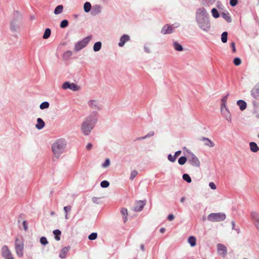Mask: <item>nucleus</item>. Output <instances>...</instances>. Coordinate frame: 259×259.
Returning a JSON list of instances; mask_svg holds the SVG:
<instances>
[{
  "instance_id": "obj_1",
  "label": "nucleus",
  "mask_w": 259,
  "mask_h": 259,
  "mask_svg": "<svg viewBox=\"0 0 259 259\" xmlns=\"http://www.w3.org/2000/svg\"><path fill=\"white\" fill-rule=\"evenodd\" d=\"M96 121V114L94 113L89 116L83 122L81 125V131L84 135H88L93 129Z\"/></svg>"
},
{
  "instance_id": "obj_2",
  "label": "nucleus",
  "mask_w": 259,
  "mask_h": 259,
  "mask_svg": "<svg viewBox=\"0 0 259 259\" xmlns=\"http://www.w3.org/2000/svg\"><path fill=\"white\" fill-rule=\"evenodd\" d=\"M66 142L64 140L59 139L52 145V151L56 157H59L64 151Z\"/></svg>"
},
{
  "instance_id": "obj_3",
  "label": "nucleus",
  "mask_w": 259,
  "mask_h": 259,
  "mask_svg": "<svg viewBox=\"0 0 259 259\" xmlns=\"http://www.w3.org/2000/svg\"><path fill=\"white\" fill-rule=\"evenodd\" d=\"M226 218V215L224 213H211L207 216V220L212 222H221L225 220Z\"/></svg>"
},
{
  "instance_id": "obj_4",
  "label": "nucleus",
  "mask_w": 259,
  "mask_h": 259,
  "mask_svg": "<svg viewBox=\"0 0 259 259\" xmlns=\"http://www.w3.org/2000/svg\"><path fill=\"white\" fill-rule=\"evenodd\" d=\"M15 247L16 254L19 257H22L23 255L24 244L23 242L16 238L15 242Z\"/></svg>"
},
{
  "instance_id": "obj_5",
  "label": "nucleus",
  "mask_w": 259,
  "mask_h": 259,
  "mask_svg": "<svg viewBox=\"0 0 259 259\" xmlns=\"http://www.w3.org/2000/svg\"><path fill=\"white\" fill-rule=\"evenodd\" d=\"M92 36L90 35L85 38H84L81 41H78L75 44L74 50L75 51H78L85 47L87 45L89 42V41L91 40Z\"/></svg>"
},
{
  "instance_id": "obj_6",
  "label": "nucleus",
  "mask_w": 259,
  "mask_h": 259,
  "mask_svg": "<svg viewBox=\"0 0 259 259\" xmlns=\"http://www.w3.org/2000/svg\"><path fill=\"white\" fill-rule=\"evenodd\" d=\"M198 23L200 28L205 31H208L210 28V23L207 19H198Z\"/></svg>"
},
{
  "instance_id": "obj_7",
  "label": "nucleus",
  "mask_w": 259,
  "mask_h": 259,
  "mask_svg": "<svg viewBox=\"0 0 259 259\" xmlns=\"http://www.w3.org/2000/svg\"><path fill=\"white\" fill-rule=\"evenodd\" d=\"M2 256L5 259H14L12 253L7 245H4L2 248Z\"/></svg>"
},
{
  "instance_id": "obj_8",
  "label": "nucleus",
  "mask_w": 259,
  "mask_h": 259,
  "mask_svg": "<svg viewBox=\"0 0 259 259\" xmlns=\"http://www.w3.org/2000/svg\"><path fill=\"white\" fill-rule=\"evenodd\" d=\"M188 161L193 166L199 167L200 161L198 158L193 153H191L188 157Z\"/></svg>"
},
{
  "instance_id": "obj_9",
  "label": "nucleus",
  "mask_w": 259,
  "mask_h": 259,
  "mask_svg": "<svg viewBox=\"0 0 259 259\" xmlns=\"http://www.w3.org/2000/svg\"><path fill=\"white\" fill-rule=\"evenodd\" d=\"M62 88L64 90L70 89L73 91H77L79 90V87L74 83H69V82H65L63 84Z\"/></svg>"
},
{
  "instance_id": "obj_10",
  "label": "nucleus",
  "mask_w": 259,
  "mask_h": 259,
  "mask_svg": "<svg viewBox=\"0 0 259 259\" xmlns=\"http://www.w3.org/2000/svg\"><path fill=\"white\" fill-rule=\"evenodd\" d=\"M172 32L173 27L168 24L164 25L161 29V33L163 34H170Z\"/></svg>"
},
{
  "instance_id": "obj_11",
  "label": "nucleus",
  "mask_w": 259,
  "mask_h": 259,
  "mask_svg": "<svg viewBox=\"0 0 259 259\" xmlns=\"http://www.w3.org/2000/svg\"><path fill=\"white\" fill-rule=\"evenodd\" d=\"M218 252L220 254L225 256L227 254V247L222 244H218L217 245Z\"/></svg>"
},
{
  "instance_id": "obj_12",
  "label": "nucleus",
  "mask_w": 259,
  "mask_h": 259,
  "mask_svg": "<svg viewBox=\"0 0 259 259\" xmlns=\"http://www.w3.org/2000/svg\"><path fill=\"white\" fill-rule=\"evenodd\" d=\"M89 106L93 109L99 110V104L97 100H92L88 102Z\"/></svg>"
},
{
  "instance_id": "obj_13",
  "label": "nucleus",
  "mask_w": 259,
  "mask_h": 259,
  "mask_svg": "<svg viewBox=\"0 0 259 259\" xmlns=\"http://www.w3.org/2000/svg\"><path fill=\"white\" fill-rule=\"evenodd\" d=\"M130 39V37L129 35L127 34H124L120 38V41L118 43V46L119 47H123L125 43L128 41H129Z\"/></svg>"
},
{
  "instance_id": "obj_14",
  "label": "nucleus",
  "mask_w": 259,
  "mask_h": 259,
  "mask_svg": "<svg viewBox=\"0 0 259 259\" xmlns=\"http://www.w3.org/2000/svg\"><path fill=\"white\" fill-rule=\"evenodd\" d=\"M251 220L255 223L256 226L259 225V214L253 211L251 213Z\"/></svg>"
},
{
  "instance_id": "obj_15",
  "label": "nucleus",
  "mask_w": 259,
  "mask_h": 259,
  "mask_svg": "<svg viewBox=\"0 0 259 259\" xmlns=\"http://www.w3.org/2000/svg\"><path fill=\"white\" fill-rule=\"evenodd\" d=\"M145 205V202L143 201H139L136 203V206L134 208V210L135 211H141L144 205Z\"/></svg>"
},
{
  "instance_id": "obj_16",
  "label": "nucleus",
  "mask_w": 259,
  "mask_h": 259,
  "mask_svg": "<svg viewBox=\"0 0 259 259\" xmlns=\"http://www.w3.org/2000/svg\"><path fill=\"white\" fill-rule=\"evenodd\" d=\"M45 122L42 119L40 118L37 119V124L35 125V127L38 130H41L45 126Z\"/></svg>"
},
{
  "instance_id": "obj_17",
  "label": "nucleus",
  "mask_w": 259,
  "mask_h": 259,
  "mask_svg": "<svg viewBox=\"0 0 259 259\" xmlns=\"http://www.w3.org/2000/svg\"><path fill=\"white\" fill-rule=\"evenodd\" d=\"M201 141H203L204 142V145L205 146L209 147H213L214 146V144L208 138H202L201 139Z\"/></svg>"
},
{
  "instance_id": "obj_18",
  "label": "nucleus",
  "mask_w": 259,
  "mask_h": 259,
  "mask_svg": "<svg viewBox=\"0 0 259 259\" xmlns=\"http://www.w3.org/2000/svg\"><path fill=\"white\" fill-rule=\"evenodd\" d=\"M69 247H65L63 248L61 250L60 253L59 254L60 257H61V258H64L66 257V254L69 251Z\"/></svg>"
},
{
  "instance_id": "obj_19",
  "label": "nucleus",
  "mask_w": 259,
  "mask_h": 259,
  "mask_svg": "<svg viewBox=\"0 0 259 259\" xmlns=\"http://www.w3.org/2000/svg\"><path fill=\"white\" fill-rule=\"evenodd\" d=\"M237 104L239 106L240 109L242 111L245 110L246 108V103L243 100H238L237 102Z\"/></svg>"
},
{
  "instance_id": "obj_20",
  "label": "nucleus",
  "mask_w": 259,
  "mask_h": 259,
  "mask_svg": "<svg viewBox=\"0 0 259 259\" xmlns=\"http://www.w3.org/2000/svg\"><path fill=\"white\" fill-rule=\"evenodd\" d=\"M251 96L256 99H259V88H254L251 92Z\"/></svg>"
},
{
  "instance_id": "obj_21",
  "label": "nucleus",
  "mask_w": 259,
  "mask_h": 259,
  "mask_svg": "<svg viewBox=\"0 0 259 259\" xmlns=\"http://www.w3.org/2000/svg\"><path fill=\"white\" fill-rule=\"evenodd\" d=\"M120 212L123 218L124 223L126 222L127 221V216L128 214L127 209L126 208H122L120 210Z\"/></svg>"
},
{
  "instance_id": "obj_22",
  "label": "nucleus",
  "mask_w": 259,
  "mask_h": 259,
  "mask_svg": "<svg viewBox=\"0 0 259 259\" xmlns=\"http://www.w3.org/2000/svg\"><path fill=\"white\" fill-rule=\"evenodd\" d=\"M250 150L253 152H256L259 150L258 147L254 142L250 143Z\"/></svg>"
},
{
  "instance_id": "obj_23",
  "label": "nucleus",
  "mask_w": 259,
  "mask_h": 259,
  "mask_svg": "<svg viewBox=\"0 0 259 259\" xmlns=\"http://www.w3.org/2000/svg\"><path fill=\"white\" fill-rule=\"evenodd\" d=\"M222 17L225 19L228 22L230 23L232 21V19L229 13H222L221 14Z\"/></svg>"
},
{
  "instance_id": "obj_24",
  "label": "nucleus",
  "mask_w": 259,
  "mask_h": 259,
  "mask_svg": "<svg viewBox=\"0 0 259 259\" xmlns=\"http://www.w3.org/2000/svg\"><path fill=\"white\" fill-rule=\"evenodd\" d=\"M63 10V6L62 5L58 6L54 10V14L56 15H58L61 14Z\"/></svg>"
},
{
  "instance_id": "obj_25",
  "label": "nucleus",
  "mask_w": 259,
  "mask_h": 259,
  "mask_svg": "<svg viewBox=\"0 0 259 259\" xmlns=\"http://www.w3.org/2000/svg\"><path fill=\"white\" fill-rule=\"evenodd\" d=\"M173 46L174 49L178 51H182L183 50L182 46L179 44L177 41H174L173 42Z\"/></svg>"
},
{
  "instance_id": "obj_26",
  "label": "nucleus",
  "mask_w": 259,
  "mask_h": 259,
  "mask_svg": "<svg viewBox=\"0 0 259 259\" xmlns=\"http://www.w3.org/2000/svg\"><path fill=\"white\" fill-rule=\"evenodd\" d=\"M53 234L55 235V238L57 241L60 240V235L61 234L60 230L56 229L53 231Z\"/></svg>"
},
{
  "instance_id": "obj_27",
  "label": "nucleus",
  "mask_w": 259,
  "mask_h": 259,
  "mask_svg": "<svg viewBox=\"0 0 259 259\" xmlns=\"http://www.w3.org/2000/svg\"><path fill=\"white\" fill-rule=\"evenodd\" d=\"M51 30L50 28H47L43 35L44 39H48L51 35Z\"/></svg>"
},
{
  "instance_id": "obj_28",
  "label": "nucleus",
  "mask_w": 259,
  "mask_h": 259,
  "mask_svg": "<svg viewBox=\"0 0 259 259\" xmlns=\"http://www.w3.org/2000/svg\"><path fill=\"white\" fill-rule=\"evenodd\" d=\"M188 242L192 247L196 245V238L193 236H190L188 238Z\"/></svg>"
},
{
  "instance_id": "obj_29",
  "label": "nucleus",
  "mask_w": 259,
  "mask_h": 259,
  "mask_svg": "<svg viewBox=\"0 0 259 259\" xmlns=\"http://www.w3.org/2000/svg\"><path fill=\"white\" fill-rule=\"evenodd\" d=\"M101 46H102V44L101 42L98 41V42H96L94 44V46L93 47L94 51L95 52L99 51L101 49Z\"/></svg>"
},
{
  "instance_id": "obj_30",
  "label": "nucleus",
  "mask_w": 259,
  "mask_h": 259,
  "mask_svg": "<svg viewBox=\"0 0 259 259\" xmlns=\"http://www.w3.org/2000/svg\"><path fill=\"white\" fill-rule=\"evenodd\" d=\"M101 11V7L99 5H97L94 7L92 13L94 15H96L99 13Z\"/></svg>"
},
{
  "instance_id": "obj_31",
  "label": "nucleus",
  "mask_w": 259,
  "mask_h": 259,
  "mask_svg": "<svg viewBox=\"0 0 259 259\" xmlns=\"http://www.w3.org/2000/svg\"><path fill=\"white\" fill-rule=\"evenodd\" d=\"M83 9L85 12H89L91 9V4L89 2H85L83 6Z\"/></svg>"
},
{
  "instance_id": "obj_32",
  "label": "nucleus",
  "mask_w": 259,
  "mask_h": 259,
  "mask_svg": "<svg viewBox=\"0 0 259 259\" xmlns=\"http://www.w3.org/2000/svg\"><path fill=\"white\" fill-rule=\"evenodd\" d=\"M228 33L224 32L222 34L221 39L223 43H226L227 41Z\"/></svg>"
},
{
  "instance_id": "obj_33",
  "label": "nucleus",
  "mask_w": 259,
  "mask_h": 259,
  "mask_svg": "<svg viewBox=\"0 0 259 259\" xmlns=\"http://www.w3.org/2000/svg\"><path fill=\"white\" fill-rule=\"evenodd\" d=\"M211 13H212V16L215 18H217L219 17V16H220V15H219L217 10L215 8H213L211 10Z\"/></svg>"
},
{
  "instance_id": "obj_34",
  "label": "nucleus",
  "mask_w": 259,
  "mask_h": 259,
  "mask_svg": "<svg viewBox=\"0 0 259 259\" xmlns=\"http://www.w3.org/2000/svg\"><path fill=\"white\" fill-rule=\"evenodd\" d=\"M63 209L65 212V218L66 219H68V212L71 210V206L70 205L65 206V207H64Z\"/></svg>"
},
{
  "instance_id": "obj_35",
  "label": "nucleus",
  "mask_w": 259,
  "mask_h": 259,
  "mask_svg": "<svg viewBox=\"0 0 259 259\" xmlns=\"http://www.w3.org/2000/svg\"><path fill=\"white\" fill-rule=\"evenodd\" d=\"M186 161H187V158L185 156L181 157L178 160V162L180 165L184 164Z\"/></svg>"
},
{
  "instance_id": "obj_36",
  "label": "nucleus",
  "mask_w": 259,
  "mask_h": 259,
  "mask_svg": "<svg viewBox=\"0 0 259 259\" xmlns=\"http://www.w3.org/2000/svg\"><path fill=\"white\" fill-rule=\"evenodd\" d=\"M49 103L48 102H42L40 105V106H39V107L41 109H46V108H49Z\"/></svg>"
},
{
  "instance_id": "obj_37",
  "label": "nucleus",
  "mask_w": 259,
  "mask_h": 259,
  "mask_svg": "<svg viewBox=\"0 0 259 259\" xmlns=\"http://www.w3.org/2000/svg\"><path fill=\"white\" fill-rule=\"evenodd\" d=\"M183 179L186 181L187 182L190 183L191 182V179L190 178V177L189 176V175L188 174H184L183 175Z\"/></svg>"
},
{
  "instance_id": "obj_38",
  "label": "nucleus",
  "mask_w": 259,
  "mask_h": 259,
  "mask_svg": "<svg viewBox=\"0 0 259 259\" xmlns=\"http://www.w3.org/2000/svg\"><path fill=\"white\" fill-rule=\"evenodd\" d=\"M204 1V5L207 6L212 5L215 0H203Z\"/></svg>"
},
{
  "instance_id": "obj_39",
  "label": "nucleus",
  "mask_w": 259,
  "mask_h": 259,
  "mask_svg": "<svg viewBox=\"0 0 259 259\" xmlns=\"http://www.w3.org/2000/svg\"><path fill=\"white\" fill-rule=\"evenodd\" d=\"M197 13H200V14H202V15H203V16H205L207 15L206 10L204 8L199 9L198 10Z\"/></svg>"
},
{
  "instance_id": "obj_40",
  "label": "nucleus",
  "mask_w": 259,
  "mask_h": 259,
  "mask_svg": "<svg viewBox=\"0 0 259 259\" xmlns=\"http://www.w3.org/2000/svg\"><path fill=\"white\" fill-rule=\"evenodd\" d=\"M68 25V21L67 20H64L62 21L60 23V27L65 28Z\"/></svg>"
},
{
  "instance_id": "obj_41",
  "label": "nucleus",
  "mask_w": 259,
  "mask_h": 259,
  "mask_svg": "<svg viewBox=\"0 0 259 259\" xmlns=\"http://www.w3.org/2000/svg\"><path fill=\"white\" fill-rule=\"evenodd\" d=\"M40 242L44 245H46L48 244V241L45 237H41L40 238Z\"/></svg>"
},
{
  "instance_id": "obj_42",
  "label": "nucleus",
  "mask_w": 259,
  "mask_h": 259,
  "mask_svg": "<svg viewBox=\"0 0 259 259\" xmlns=\"http://www.w3.org/2000/svg\"><path fill=\"white\" fill-rule=\"evenodd\" d=\"M234 64L236 66H239L241 63V60L239 58H235L233 60Z\"/></svg>"
},
{
  "instance_id": "obj_43",
  "label": "nucleus",
  "mask_w": 259,
  "mask_h": 259,
  "mask_svg": "<svg viewBox=\"0 0 259 259\" xmlns=\"http://www.w3.org/2000/svg\"><path fill=\"white\" fill-rule=\"evenodd\" d=\"M138 175V172L136 170H134L131 171V176H130V179L133 180Z\"/></svg>"
},
{
  "instance_id": "obj_44",
  "label": "nucleus",
  "mask_w": 259,
  "mask_h": 259,
  "mask_svg": "<svg viewBox=\"0 0 259 259\" xmlns=\"http://www.w3.org/2000/svg\"><path fill=\"white\" fill-rule=\"evenodd\" d=\"M97 237V234L96 233H92L89 236V239L91 240H95Z\"/></svg>"
},
{
  "instance_id": "obj_45",
  "label": "nucleus",
  "mask_w": 259,
  "mask_h": 259,
  "mask_svg": "<svg viewBox=\"0 0 259 259\" xmlns=\"http://www.w3.org/2000/svg\"><path fill=\"white\" fill-rule=\"evenodd\" d=\"M109 186V183L107 181H103L101 183V186L103 188H107Z\"/></svg>"
},
{
  "instance_id": "obj_46",
  "label": "nucleus",
  "mask_w": 259,
  "mask_h": 259,
  "mask_svg": "<svg viewBox=\"0 0 259 259\" xmlns=\"http://www.w3.org/2000/svg\"><path fill=\"white\" fill-rule=\"evenodd\" d=\"M167 158L169 161L174 162L176 160V158L175 155L172 156L171 154H169L168 155Z\"/></svg>"
},
{
  "instance_id": "obj_47",
  "label": "nucleus",
  "mask_w": 259,
  "mask_h": 259,
  "mask_svg": "<svg viewBox=\"0 0 259 259\" xmlns=\"http://www.w3.org/2000/svg\"><path fill=\"white\" fill-rule=\"evenodd\" d=\"M237 3H238L237 0H230V4L231 6H232L233 7L235 6L237 4Z\"/></svg>"
},
{
  "instance_id": "obj_48",
  "label": "nucleus",
  "mask_w": 259,
  "mask_h": 259,
  "mask_svg": "<svg viewBox=\"0 0 259 259\" xmlns=\"http://www.w3.org/2000/svg\"><path fill=\"white\" fill-rule=\"evenodd\" d=\"M72 55V52L71 51H67L66 53H64L63 57L64 58H68L70 57Z\"/></svg>"
},
{
  "instance_id": "obj_49",
  "label": "nucleus",
  "mask_w": 259,
  "mask_h": 259,
  "mask_svg": "<svg viewBox=\"0 0 259 259\" xmlns=\"http://www.w3.org/2000/svg\"><path fill=\"white\" fill-rule=\"evenodd\" d=\"M110 164V161L108 159H107L103 164V166L104 167H108Z\"/></svg>"
},
{
  "instance_id": "obj_50",
  "label": "nucleus",
  "mask_w": 259,
  "mask_h": 259,
  "mask_svg": "<svg viewBox=\"0 0 259 259\" xmlns=\"http://www.w3.org/2000/svg\"><path fill=\"white\" fill-rule=\"evenodd\" d=\"M209 186L210 187V188L212 190H215L217 188L216 186L213 182L209 183Z\"/></svg>"
},
{
  "instance_id": "obj_51",
  "label": "nucleus",
  "mask_w": 259,
  "mask_h": 259,
  "mask_svg": "<svg viewBox=\"0 0 259 259\" xmlns=\"http://www.w3.org/2000/svg\"><path fill=\"white\" fill-rule=\"evenodd\" d=\"M231 47L232 49V51L234 53H235L236 52V48H235V44L234 42H232L231 43Z\"/></svg>"
},
{
  "instance_id": "obj_52",
  "label": "nucleus",
  "mask_w": 259,
  "mask_h": 259,
  "mask_svg": "<svg viewBox=\"0 0 259 259\" xmlns=\"http://www.w3.org/2000/svg\"><path fill=\"white\" fill-rule=\"evenodd\" d=\"M23 226L24 229L25 230H26L28 228V227H27V222L26 221H24L23 222Z\"/></svg>"
},
{
  "instance_id": "obj_53",
  "label": "nucleus",
  "mask_w": 259,
  "mask_h": 259,
  "mask_svg": "<svg viewBox=\"0 0 259 259\" xmlns=\"http://www.w3.org/2000/svg\"><path fill=\"white\" fill-rule=\"evenodd\" d=\"M167 219L169 221H172L174 219V216L172 214H170L168 215Z\"/></svg>"
},
{
  "instance_id": "obj_54",
  "label": "nucleus",
  "mask_w": 259,
  "mask_h": 259,
  "mask_svg": "<svg viewBox=\"0 0 259 259\" xmlns=\"http://www.w3.org/2000/svg\"><path fill=\"white\" fill-rule=\"evenodd\" d=\"M181 151L179 150L175 152V156L177 158L181 154Z\"/></svg>"
},
{
  "instance_id": "obj_55",
  "label": "nucleus",
  "mask_w": 259,
  "mask_h": 259,
  "mask_svg": "<svg viewBox=\"0 0 259 259\" xmlns=\"http://www.w3.org/2000/svg\"><path fill=\"white\" fill-rule=\"evenodd\" d=\"M92 147H93L92 144H91V143H89V144L87 145L86 148H87V149L88 150H91V149H92Z\"/></svg>"
},
{
  "instance_id": "obj_56",
  "label": "nucleus",
  "mask_w": 259,
  "mask_h": 259,
  "mask_svg": "<svg viewBox=\"0 0 259 259\" xmlns=\"http://www.w3.org/2000/svg\"><path fill=\"white\" fill-rule=\"evenodd\" d=\"M150 136H148V135H146V136L145 137H140V138H138L137 139L138 140H143V139H144L148 137H149Z\"/></svg>"
},
{
  "instance_id": "obj_57",
  "label": "nucleus",
  "mask_w": 259,
  "mask_h": 259,
  "mask_svg": "<svg viewBox=\"0 0 259 259\" xmlns=\"http://www.w3.org/2000/svg\"><path fill=\"white\" fill-rule=\"evenodd\" d=\"M227 97H224L222 99V102L225 103L227 101Z\"/></svg>"
},
{
  "instance_id": "obj_58",
  "label": "nucleus",
  "mask_w": 259,
  "mask_h": 259,
  "mask_svg": "<svg viewBox=\"0 0 259 259\" xmlns=\"http://www.w3.org/2000/svg\"><path fill=\"white\" fill-rule=\"evenodd\" d=\"M140 247H141V249H142V251H144L145 250V247H144V244H141L140 245Z\"/></svg>"
},
{
  "instance_id": "obj_59",
  "label": "nucleus",
  "mask_w": 259,
  "mask_h": 259,
  "mask_svg": "<svg viewBox=\"0 0 259 259\" xmlns=\"http://www.w3.org/2000/svg\"><path fill=\"white\" fill-rule=\"evenodd\" d=\"M165 229L164 228H161L160 230V232L161 233H163L164 232H165Z\"/></svg>"
},
{
  "instance_id": "obj_60",
  "label": "nucleus",
  "mask_w": 259,
  "mask_h": 259,
  "mask_svg": "<svg viewBox=\"0 0 259 259\" xmlns=\"http://www.w3.org/2000/svg\"><path fill=\"white\" fill-rule=\"evenodd\" d=\"M185 200V197H182L181 199V202H183Z\"/></svg>"
},
{
  "instance_id": "obj_61",
  "label": "nucleus",
  "mask_w": 259,
  "mask_h": 259,
  "mask_svg": "<svg viewBox=\"0 0 259 259\" xmlns=\"http://www.w3.org/2000/svg\"><path fill=\"white\" fill-rule=\"evenodd\" d=\"M50 214H51V215H54L55 214V212L52 211L51 212Z\"/></svg>"
},
{
  "instance_id": "obj_62",
  "label": "nucleus",
  "mask_w": 259,
  "mask_h": 259,
  "mask_svg": "<svg viewBox=\"0 0 259 259\" xmlns=\"http://www.w3.org/2000/svg\"><path fill=\"white\" fill-rule=\"evenodd\" d=\"M232 224H233V226L234 225V222H232Z\"/></svg>"
},
{
  "instance_id": "obj_63",
  "label": "nucleus",
  "mask_w": 259,
  "mask_h": 259,
  "mask_svg": "<svg viewBox=\"0 0 259 259\" xmlns=\"http://www.w3.org/2000/svg\"><path fill=\"white\" fill-rule=\"evenodd\" d=\"M258 137L259 138V134L258 135Z\"/></svg>"
}]
</instances>
